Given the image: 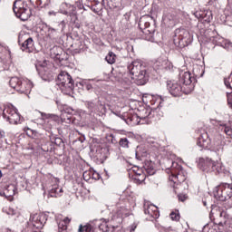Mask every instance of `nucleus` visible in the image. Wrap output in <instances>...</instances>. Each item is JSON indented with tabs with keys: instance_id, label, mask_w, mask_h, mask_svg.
I'll return each instance as SVG.
<instances>
[{
	"instance_id": "obj_21",
	"label": "nucleus",
	"mask_w": 232,
	"mask_h": 232,
	"mask_svg": "<svg viewBox=\"0 0 232 232\" xmlns=\"http://www.w3.org/2000/svg\"><path fill=\"white\" fill-rule=\"evenodd\" d=\"M155 164L151 161H146L143 168L149 175H155Z\"/></svg>"
},
{
	"instance_id": "obj_49",
	"label": "nucleus",
	"mask_w": 232,
	"mask_h": 232,
	"mask_svg": "<svg viewBox=\"0 0 232 232\" xmlns=\"http://www.w3.org/2000/svg\"><path fill=\"white\" fill-rule=\"evenodd\" d=\"M42 117H44V113H42Z\"/></svg>"
},
{
	"instance_id": "obj_42",
	"label": "nucleus",
	"mask_w": 232,
	"mask_h": 232,
	"mask_svg": "<svg viewBox=\"0 0 232 232\" xmlns=\"http://www.w3.org/2000/svg\"><path fill=\"white\" fill-rule=\"evenodd\" d=\"M91 10H92V12H94V14H99V10L95 9V7L92 6Z\"/></svg>"
},
{
	"instance_id": "obj_8",
	"label": "nucleus",
	"mask_w": 232,
	"mask_h": 232,
	"mask_svg": "<svg viewBox=\"0 0 232 232\" xmlns=\"http://www.w3.org/2000/svg\"><path fill=\"white\" fill-rule=\"evenodd\" d=\"M85 106L91 113H106V104L101 100H98L96 102L94 101L86 102Z\"/></svg>"
},
{
	"instance_id": "obj_11",
	"label": "nucleus",
	"mask_w": 232,
	"mask_h": 232,
	"mask_svg": "<svg viewBox=\"0 0 232 232\" xmlns=\"http://www.w3.org/2000/svg\"><path fill=\"white\" fill-rule=\"evenodd\" d=\"M144 213L145 215H149V217H150L151 218H159V217H160V214L159 213V208L153 204H145Z\"/></svg>"
},
{
	"instance_id": "obj_20",
	"label": "nucleus",
	"mask_w": 232,
	"mask_h": 232,
	"mask_svg": "<svg viewBox=\"0 0 232 232\" xmlns=\"http://www.w3.org/2000/svg\"><path fill=\"white\" fill-rule=\"evenodd\" d=\"M7 119L11 124H17V122H19L20 116L15 111H9Z\"/></svg>"
},
{
	"instance_id": "obj_18",
	"label": "nucleus",
	"mask_w": 232,
	"mask_h": 232,
	"mask_svg": "<svg viewBox=\"0 0 232 232\" xmlns=\"http://www.w3.org/2000/svg\"><path fill=\"white\" fill-rule=\"evenodd\" d=\"M34 1H35L38 8H50L52 6V0H30V3H34Z\"/></svg>"
},
{
	"instance_id": "obj_34",
	"label": "nucleus",
	"mask_w": 232,
	"mask_h": 232,
	"mask_svg": "<svg viewBox=\"0 0 232 232\" xmlns=\"http://www.w3.org/2000/svg\"><path fill=\"white\" fill-rule=\"evenodd\" d=\"M51 141L53 142L56 146H63V139L53 137Z\"/></svg>"
},
{
	"instance_id": "obj_26",
	"label": "nucleus",
	"mask_w": 232,
	"mask_h": 232,
	"mask_svg": "<svg viewBox=\"0 0 232 232\" xmlns=\"http://www.w3.org/2000/svg\"><path fill=\"white\" fill-rule=\"evenodd\" d=\"M202 232H218L217 230V225H206L204 227H203V230Z\"/></svg>"
},
{
	"instance_id": "obj_10",
	"label": "nucleus",
	"mask_w": 232,
	"mask_h": 232,
	"mask_svg": "<svg viewBox=\"0 0 232 232\" xmlns=\"http://www.w3.org/2000/svg\"><path fill=\"white\" fill-rule=\"evenodd\" d=\"M151 111L148 109H142L139 113L132 115L130 118V121H137V124H148V117H150Z\"/></svg>"
},
{
	"instance_id": "obj_33",
	"label": "nucleus",
	"mask_w": 232,
	"mask_h": 232,
	"mask_svg": "<svg viewBox=\"0 0 232 232\" xmlns=\"http://www.w3.org/2000/svg\"><path fill=\"white\" fill-rule=\"evenodd\" d=\"M78 232H93L92 227L80 225Z\"/></svg>"
},
{
	"instance_id": "obj_15",
	"label": "nucleus",
	"mask_w": 232,
	"mask_h": 232,
	"mask_svg": "<svg viewBox=\"0 0 232 232\" xmlns=\"http://www.w3.org/2000/svg\"><path fill=\"white\" fill-rule=\"evenodd\" d=\"M137 167H134L133 171L136 173L134 177L135 184H142L146 180V174L142 173V170L137 171Z\"/></svg>"
},
{
	"instance_id": "obj_16",
	"label": "nucleus",
	"mask_w": 232,
	"mask_h": 232,
	"mask_svg": "<svg viewBox=\"0 0 232 232\" xmlns=\"http://www.w3.org/2000/svg\"><path fill=\"white\" fill-rule=\"evenodd\" d=\"M223 188H222V184L216 187L213 189V195L217 200H220V202H226V198L223 196Z\"/></svg>"
},
{
	"instance_id": "obj_3",
	"label": "nucleus",
	"mask_w": 232,
	"mask_h": 232,
	"mask_svg": "<svg viewBox=\"0 0 232 232\" xmlns=\"http://www.w3.org/2000/svg\"><path fill=\"white\" fill-rule=\"evenodd\" d=\"M14 15L21 21H28L32 15V9L28 7V4L23 0H15L13 5Z\"/></svg>"
},
{
	"instance_id": "obj_14",
	"label": "nucleus",
	"mask_w": 232,
	"mask_h": 232,
	"mask_svg": "<svg viewBox=\"0 0 232 232\" xmlns=\"http://www.w3.org/2000/svg\"><path fill=\"white\" fill-rule=\"evenodd\" d=\"M21 39H23V36H19L18 43L21 46V50L23 52H30V48L34 47V39L32 37L27 38L24 40V42L21 43Z\"/></svg>"
},
{
	"instance_id": "obj_40",
	"label": "nucleus",
	"mask_w": 232,
	"mask_h": 232,
	"mask_svg": "<svg viewBox=\"0 0 232 232\" xmlns=\"http://www.w3.org/2000/svg\"><path fill=\"white\" fill-rule=\"evenodd\" d=\"M62 222H65V225L68 226L70 224V218H65Z\"/></svg>"
},
{
	"instance_id": "obj_46",
	"label": "nucleus",
	"mask_w": 232,
	"mask_h": 232,
	"mask_svg": "<svg viewBox=\"0 0 232 232\" xmlns=\"http://www.w3.org/2000/svg\"><path fill=\"white\" fill-rule=\"evenodd\" d=\"M51 32H55L54 28H50Z\"/></svg>"
},
{
	"instance_id": "obj_5",
	"label": "nucleus",
	"mask_w": 232,
	"mask_h": 232,
	"mask_svg": "<svg viewBox=\"0 0 232 232\" xmlns=\"http://www.w3.org/2000/svg\"><path fill=\"white\" fill-rule=\"evenodd\" d=\"M175 34L174 44L176 46L179 48H186V46L191 44L193 38L191 37L189 31L186 29H178Z\"/></svg>"
},
{
	"instance_id": "obj_6",
	"label": "nucleus",
	"mask_w": 232,
	"mask_h": 232,
	"mask_svg": "<svg viewBox=\"0 0 232 232\" xmlns=\"http://www.w3.org/2000/svg\"><path fill=\"white\" fill-rule=\"evenodd\" d=\"M200 169L202 171H206L207 173L217 171V173H222L224 171V167L222 163L218 161H213L211 159L207 158L206 160L201 159L198 164Z\"/></svg>"
},
{
	"instance_id": "obj_48",
	"label": "nucleus",
	"mask_w": 232,
	"mask_h": 232,
	"mask_svg": "<svg viewBox=\"0 0 232 232\" xmlns=\"http://www.w3.org/2000/svg\"><path fill=\"white\" fill-rule=\"evenodd\" d=\"M137 227H132L131 229H130V231H135V228H136Z\"/></svg>"
},
{
	"instance_id": "obj_12",
	"label": "nucleus",
	"mask_w": 232,
	"mask_h": 232,
	"mask_svg": "<svg viewBox=\"0 0 232 232\" xmlns=\"http://www.w3.org/2000/svg\"><path fill=\"white\" fill-rule=\"evenodd\" d=\"M32 224L36 229H41L46 224V217L43 214H34L32 217Z\"/></svg>"
},
{
	"instance_id": "obj_45",
	"label": "nucleus",
	"mask_w": 232,
	"mask_h": 232,
	"mask_svg": "<svg viewBox=\"0 0 232 232\" xmlns=\"http://www.w3.org/2000/svg\"><path fill=\"white\" fill-rule=\"evenodd\" d=\"M58 192H59V195L61 197V193H63V188H58Z\"/></svg>"
},
{
	"instance_id": "obj_39",
	"label": "nucleus",
	"mask_w": 232,
	"mask_h": 232,
	"mask_svg": "<svg viewBox=\"0 0 232 232\" xmlns=\"http://www.w3.org/2000/svg\"><path fill=\"white\" fill-rule=\"evenodd\" d=\"M136 159L138 160H142V158H141L140 153L139 152V150L136 151Z\"/></svg>"
},
{
	"instance_id": "obj_22",
	"label": "nucleus",
	"mask_w": 232,
	"mask_h": 232,
	"mask_svg": "<svg viewBox=\"0 0 232 232\" xmlns=\"http://www.w3.org/2000/svg\"><path fill=\"white\" fill-rule=\"evenodd\" d=\"M5 197H14L15 195V186L8 185L4 190Z\"/></svg>"
},
{
	"instance_id": "obj_35",
	"label": "nucleus",
	"mask_w": 232,
	"mask_h": 232,
	"mask_svg": "<svg viewBox=\"0 0 232 232\" xmlns=\"http://www.w3.org/2000/svg\"><path fill=\"white\" fill-rule=\"evenodd\" d=\"M65 28H66V22L65 21L60 22V24H58L57 30H60L62 34H64Z\"/></svg>"
},
{
	"instance_id": "obj_43",
	"label": "nucleus",
	"mask_w": 232,
	"mask_h": 232,
	"mask_svg": "<svg viewBox=\"0 0 232 232\" xmlns=\"http://www.w3.org/2000/svg\"><path fill=\"white\" fill-rule=\"evenodd\" d=\"M171 164H172L171 171H173V169H174V166H175V165L177 166V163H175V162L171 161Z\"/></svg>"
},
{
	"instance_id": "obj_19",
	"label": "nucleus",
	"mask_w": 232,
	"mask_h": 232,
	"mask_svg": "<svg viewBox=\"0 0 232 232\" xmlns=\"http://www.w3.org/2000/svg\"><path fill=\"white\" fill-rule=\"evenodd\" d=\"M71 11L70 13L71 15V21L72 23H74V28H81V23H79V19L77 18V14H75V6L72 5L71 6Z\"/></svg>"
},
{
	"instance_id": "obj_13",
	"label": "nucleus",
	"mask_w": 232,
	"mask_h": 232,
	"mask_svg": "<svg viewBox=\"0 0 232 232\" xmlns=\"http://www.w3.org/2000/svg\"><path fill=\"white\" fill-rule=\"evenodd\" d=\"M199 148H204L205 150L211 146V139H209V134L208 132L202 133L197 141Z\"/></svg>"
},
{
	"instance_id": "obj_38",
	"label": "nucleus",
	"mask_w": 232,
	"mask_h": 232,
	"mask_svg": "<svg viewBox=\"0 0 232 232\" xmlns=\"http://www.w3.org/2000/svg\"><path fill=\"white\" fill-rule=\"evenodd\" d=\"M147 32H149V34H150V38H149V40L150 41H153V34H155V31H150V30H148V29H145Z\"/></svg>"
},
{
	"instance_id": "obj_31",
	"label": "nucleus",
	"mask_w": 232,
	"mask_h": 232,
	"mask_svg": "<svg viewBox=\"0 0 232 232\" xmlns=\"http://www.w3.org/2000/svg\"><path fill=\"white\" fill-rule=\"evenodd\" d=\"M46 66H48V62L44 61L43 63L36 65V70L37 72H43V69H44V71L46 72Z\"/></svg>"
},
{
	"instance_id": "obj_47",
	"label": "nucleus",
	"mask_w": 232,
	"mask_h": 232,
	"mask_svg": "<svg viewBox=\"0 0 232 232\" xmlns=\"http://www.w3.org/2000/svg\"><path fill=\"white\" fill-rule=\"evenodd\" d=\"M3 177V172L0 170V179Z\"/></svg>"
},
{
	"instance_id": "obj_51",
	"label": "nucleus",
	"mask_w": 232,
	"mask_h": 232,
	"mask_svg": "<svg viewBox=\"0 0 232 232\" xmlns=\"http://www.w3.org/2000/svg\"><path fill=\"white\" fill-rule=\"evenodd\" d=\"M230 218H232V216H230Z\"/></svg>"
},
{
	"instance_id": "obj_37",
	"label": "nucleus",
	"mask_w": 232,
	"mask_h": 232,
	"mask_svg": "<svg viewBox=\"0 0 232 232\" xmlns=\"http://www.w3.org/2000/svg\"><path fill=\"white\" fill-rule=\"evenodd\" d=\"M178 198H179V200L180 202H185L186 198H188L186 197V195H182V194L178 195Z\"/></svg>"
},
{
	"instance_id": "obj_36",
	"label": "nucleus",
	"mask_w": 232,
	"mask_h": 232,
	"mask_svg": "<svg viewBox=\"0 0 232 232\" xmlns=\"http://www.w3.org/2000/svg\"><path fill=\"white\" fill-rule=\"evenodd\" d=\"M170 218H171V220H180V215H179L175 212H172L170 214Z\"/></svg>"
},
{
	"instance_id": "obj_41",
	"label": "nucleus",
	"mask_w": 232,
	"mask_h": 232,
	"mask_svg": "<svg viewBox=\"0 0 232 232\" xmlns=\"http://www.w3.org/2000/svg\"><path fill=\"white\" fill-rule=\"evenodd\" d=\"M0 139H5V130H0Z\"/></svg>"
},
{
	"instance_id": "obj_23",
	"label": "nucleus",
	"mask_w": 232,
	"mask_h": 232,
	"mask_svg": "<svg viewBox=\"0 0 232 232\" xmlns=\"http://www.w3.org/2000/svg\"><path fill=\"white\" fill-rule=\"evenodd\" d=\"M171 180L174 182V184L177 183L176 180H178V182H184V180H186V177L182 176V173L179 172L178 174L172 175Z\"/></svg>"
},
{
	"instance_id": "obj_9",
	"label": "nucleus",
	"mask_w": 232,
	"mask_h": 232,
	"mask_svg": "<svg viewBox=\"0 0 232 232\" xmlns=\"http://www.w3.org/2000/svg\"><path fill=\"white\" fill-rule=\"evenodd\" d=\"M167 89L172 97H180L184 93V86L177 81L167 82Z\"/></svg>"
},
{
	"instance_id": "obj_29",
	"label": "nucleus",
	"mask_w": 232,
	"mask_h": 232,
	"mask_svg": "<svg viewBox=\"0 0 232 232\" xmlns=\"http://www.w3.org/2000/svg\"><path fill=\"white\" fill-rule=\"evenodd\" d=\"M202 19H205L207 23H211V19H213V15L211 14V11H207V13L201 15Z\"/></svg>"
},
{
	"instance_id": "obj_2",
	"label": "nucleus",
	"mask_w": 232,
	"mask_h": 232,
	"mask_svg": "<svg viewBox=\"0 0 232 232\" xmlns=\"http://www.w3.org/2000/svg\"><path fill=\"white\" fill-rule=\"evenodd\" d=\"M57 84L60 86L63 93L72 97L73 95V89L75 88L72 75L67 72L62 71L58 75Z\"/></svg>"
},
{
	"instance_id": "obj_32",
	"label": "nucleus",
	"mask_w": 232,
	"mask_h": 232,
	"mask_svg": "<svg viewBox=\"0 0 232 232\" xmlns=\"http://www.w3.org/2000/svg\"><path fill=\"white\" fill-rule=\"evenodd\" d=\"M49 194L51 197H61V194H59V188L57 187L51 188Z\"/></svg>"
},
{
	"instance_id": "obj_52",
	"label": "nucleus",
	"mask_w": 232,
	"mask_h": 232,
	"mask_svg": "<svg viewBox=\"0 0 232 232\" xmlns=\"http://www.w3.org/2000/svg\"><path fill=\"white\" fill-rule=\"evenodd\" d=\"M22 232H25V231H22Z\"/></svg>"
},
{
	"instance_id": "obj_28",
	"label": "nucleus",
	"mask_w": 232,
	"mask_h": 232,
	"mask_svg": "<svg viewBox=\"0 0 232 232\" xmlns=\"http://www.w3.org/2000/svg\"><path fill=\"white\" fill-rule=\"evenodd\" d=\"M227 213H231L232 209V195L226 199Z\"/></svg>"
},
{
	"instance_id": "obj_17",
	"label": "nucleus",
	"mask_w": 232,
	"mask_h": 232,
	"mask_svg": "<svg viewBox=\"0 0 232 232\" xmlns=\"http://www.w3.org/2000/svg\"><path fill=\"white\" fill-rule=\"evenodd\" d=\"M222 189H223V197L226 199L229 198L230 197H232V185H229L227 183H224L222 184Z\"/></svg>"
},
{
	"instance_id": "obj_27",
	"label": "nucleus",
	"mask_w": 232,
	"mask_h": 232,
	"mask_svg": "<svg viewBox=\"0 0 232 232\" xmlns=\"http://www.w3.org/2000/svg\"><path fill=\"white\" fill-rule=\"evenodd\" d=\"M156 66H159L160 70H166L168 68V61L161 60L156 63Z\"/></svg>"
},
{
	"instance_id": "obj_30",
	"label": "nucleus",
	"mask_w": 232,
	"mask_h": 232,
	"mask_svg": "<svg viewBox=\"0 0 232 232\" xmlns=\"http://www.w3.org/2000/svg\"><path fill=\"white\" fill-rule=\"evenodd\" d=\"M119 144L121 148H130V141L128 140V138H121Z\"/></svg>"
},
{
	"instance_id": "obj_24",
	"label": "nucleus",
	"mask_w": 232,
	"mask_h": 232,
	"mask_svg": "<svg viewBox=\"0 0 232 232\" xmlns=\"http://www.w3.org/2000/svg\"><path fill=\"white\" fill-rule=\"evenodd\" d=\"M116 59H117V55H115L113 52H110L108 55L105 57V60L109 64H114Z\"/></svg>"
},
{
	"instance_id": "obj_44",
	"label": "nucleus",
	"mask_w": 232,
	"mask_h": 232,
	"mask_svg": "<svg viewBox=\"0 0 232 232\" xmlns=\"http://www.w3.org/2000/svg\"><path fill=\"white\" fill-rule=\"evenodd\" d=\"M202 202H203V205L205 206V208H207V206H208V201L203 199Z\"/></svg>"
},
{
	"instance_id": "obj_4",
	"label": "nucleus",
	"mask_w": 232,
	"mask_h": 232,
	"mask_svg": "<svg viewBox=\"0 0 232 232\" xmlns=\"http://www.w3.org/2000/svg\"><path fill=\"white\" fill-rule=\"evenodd\" d=\"M9 85L13 90L18 92V93H30L32 92V88H34V84L32 82L28 80H21L17 77H12L9 81Z\"/></svg>"
},
{
	"instance_id": "obj_50",
	"label": "nucleus",
	"mask_w": 232,
	"mask_h": 232,
	"mask_svg": "<svg viewBox=\"0 0 232 232\" xmlns=\"http://www.w3.org/2000/svg\"><path fill=\"white\" fill-rule=\"evenodd\" d=\"M84 175H86V172L83 173V177H84Z\"/></svg>"
},
{
	"instance_id": "obj_1",
	"label": "nucleus",
	"mask_w": 232,
	"mask_h": 232,
	"mask_svg": "<svg viewBox=\"0 0 232 232\" xmlns=\"http://www.w3.org/2000/svg\"><path fill=\"white\" fill-rule=\"evenodd\" d=\"M129 72L130 73L131 79H133L138 86H144L150 79L148 74V67L140 63L139 61H134L128 65Z\"/></svg>"
},
{
	"instance_id": "obj_7",
	"label": "nucleus",
	"mask_w": 232,
	"mask_h": 232,
	"mask_svg": "<svg viewBox=\"0 0 232 232\" xmlns=\"http://www.w3.org/2000/svg\"><path fill=\"white\" fill-rule=\"evenodd\" d=\"M179 81V83L183 85L184 93H186V95H188V93H191L193 90H195V78L191 76V72H180Z\"/></svg>"
},
{
	"instance_id": "obj_25",
	"label": "nucleus",
	"mask_w": 232,
	"mask_h": 232,
	"mask_svg": "<svg viewBox=\"0 0 232 232\" xmlns=\"http://www.w3.org/2000/svg\"><path fill=\"white\" fill-rule=\"evenodd\" d=\"M221 131H224V133H226V135H227V137L232 136V128L229 125H223L221 127Z\"/></svg>"
}]
</instances>
